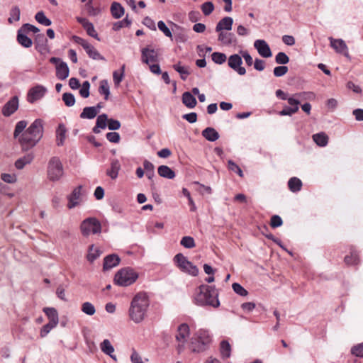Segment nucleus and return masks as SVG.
Wrapping results in <instances>:
<instances>
[{"label": "nucleus", "mask_w": 363, "mask_h": 363, "mask_svg": "<svg viewBox=\"0 0 363 363\" xmlns=\"http://www.w3.org/2000/svg\"><path fill=\"white\" fill-rule=\"evenodd\" d=\"M57 325H53L52 323H48L44 325L40 332V335L41 337H45L48 335V334L50 332L52 329L55 328Z\"/></svg>", "instance_id": "55"}, {"label": "nucleus", "mask_w": 363, "mask_h": 363, "mask_svg": "<svg viewBox=\"0 0 363 363\" xmlns=\"http://www.w3.org/2000/svg\"><path fill=\"white\" fill-rule=\"evenodd\" d=\"M233 23V19L231 17H224L217 23L216 31L220 32L223 30H230L232 29Z\"/></svg>", "instance_id": "20"}, {"label": "nucleus", "mask_w": 363, "mask_h": 363, "mask_svg": "<svg viewBox=\"0 0 363 363\" xmlns=\"http://www.w3.org/2000/svg\"><path fill=\"white\" fill-rule=\"evenodd\" d=\"M47 89L40 84H37L31 87L27 94V101L30 104H34L38 100L42 99L46 94Z\"/></svg>", "instance_id": "9"}, {"label": "nucleus", "mask_w": 363, "mask_h": 363, "mask_svg": "<svg viewBox=\"0 0 363 363\" xmlns=\"http://www.w3.org/2000/svg\"><path fill=\"white\" fill-rule=\"evenodd\" d=\"M34 155L32 152H28V154L25 155L24 156L18 158L15 162V167L17 169H22L24 168V167L31 163V162L33 160Z\"/></svg>", "instance_id": "24"}, {"label": "nucleus", "mask_w": 363, "mask_h": 363, "mask_svg": "<svg viewBox=\"0 0 363 363\" xmlns=\"http://www.w3.org/2000/svg\"><path fill=\"white\" fill-rule=\"evenodd\" d=\"M214 10V5L211 1H207L201 5V11L205 16L210 15Z\"/></svg>", "instance_id": "54"}, {"label": "nucleus", "mask_w": 363, "mask_h": 363, "mask_svg": "<svg viewBox=\"0 0 363 363\" xmlns=\"http://www.w3.org/2000/svg\"><path fill=\"white\" fill-rule=\"evenodd\" d=\"M62 99L68 107L73 106L76 101L74 94L69 92L64 93L62 96Z\"/></svg>", "instance_id": "43"}, {"label": "nucleus", "mask_w": 363, "mask_h": 363, "mask_svg": "<svg viewBox=\"0 0 363 363\" xmlns=\"http://www.w3.org/2000/svg\"><path fill=\"white\" fill-rule=\"evenodd\" d=\"M218 40L223 45H229L235 42L234 35L232 33L219 32Z\"/></svg>", "instance_id": "31"}, {"label": "nucleus", "mask_w": 363, "mask_h": 363, "mask_svg": "<svg viewBox=\"0 0 363 363\" xmlns=\"http://www.w3.org/2000/svg\"><path fill=\"white\" fill-rule=\"evenodd\" d=\"M1 179L4 181V182L7 184H13L17 180L16 174H11L8 173L1 174Z\"/></svg>", "instance_id": "59"}, {"label": "nucleus", "mask_w": 363, "mask_h": 363, "mask_svg": "<svg viewBox=\"0 0 363 363\" xmlns=\"http://www.w3.org/2000/svg\"><path fill=\"white\" fill-rule=\"evenodd\" d=\"M351 353L356 357H363V342L352 347Z\"/></svg>", "instance_id": "60"}, {"label": "nucleus", "mask_w": 363, "mask_h": 363, "mask_svg": "<svg viewBox=\"0 0 363 363\" xmlns=\"http://www.w3.org/2000/svg\"><path fill=\"white\" fill-rule=\"evenodd\" d=\"M208 345H202L201 342L196 340L195 338H191L189 343V349L193 353H202L209 349Z\"/></svg>", "instance_id": "19"}, {"label": "nucleus", "mask_w": 363, "mask_h": 363, "mask_svg": "<svg viewBox=\"0 0 363 363\" xmlns=\"http://www.w3.org/2000/svg\"><path fill=\"white\" fill-rule=\"evenodd\" d=\"M35 20L45 26H49L52 24V21L48 18L43 11L38 12L35 16Z\"/></svg>", "instance_id": "42"}, {"label": "nucleus", "mask_w": 363, "mask_h": 363, "mask_svg": "<svg viewBox=\"0 0 363 363\" xmlns=\"http://www.w3.org/2000/svg\"><path fill=\"white\" fill-rule=\"evenodd\" d=\"M64 175L63 164L58 157H52L48 163L47 176L51 182L60 181Z\"/></svg>", "instance_id": "5"}, {"label": "nucleus", "mask_w": 363, "mask_h": 363, "mask_svg": "<svg viewBox=\"0 0 363 363\" xmlns=\"http://www.w3.org/2000/svg\"><path fill=\"white\" fill-rule=\"evenodd\" d=\"M97 116V111L96 108L92 106H86L84 108L82 112L80 113V118L83 119H93Z\"/></svg>", "instance_id": "33"}, {"label": "nucleus", "mask_w": 363, "mask_h": 363, "mask_svg": "<svg viewBox=\"0 0 363 363\" xmlns=\"http://www.w3.org/2000/svg\"><path fill=\"white\" fill-rule=\"evenodd\" d=\"M182 194L188 199L189 205L191 206L190 211H192V212L196 211V206L195 205V203H194L193 199L191 196V194H190L189 191L186 188H183L182 189Z\"/></svg>", "instance_id": "51"}, {"label": "nucleus", "mask_w": 363, "mask_h": 363, "mask_svg": "<svg viewBox=\"0 0 363 363\" xmlns=\"http://www.w3.org/2000/svg\"><path fill=\"white\" fill-rule=\"evenodd\" d=\"M121 122L116 119L108 118L107 127L110 130H117L121 128Z\"/></svg>", "instance_id": "58"}, {"label": "nucleus", "mask_w": 363, "mask_h": 363, "mask_svg": "<svg viewBox=\"0 0 363 363\" xmlns=\"http://www.w3.org/2000/svg\"><path fill=\"white\" fill-rule=\"evenodd\" d=\"M28 125L26 121L22 120L16 124L15 129L13 131V137L14 138H18L21 136V135L26 130V128Z\"/></svg>", "instance_id": "37"}, {"label": "nucleus", "mask_w": 363, "mask_h": 363, "mask_svg": "<svg viewBox=\"0 0 363 363\" xmlns=\"http://www.w3.org/2000/svg\"><path fill=\"white\" fill-rule=\"evenodd\" d=\"M191 338H195L196 340H199L201 342L202 345H208L210 346L212 342V336L208 330L206 329H199L191 337Z\"/></svg>", "instance_id": "13"}, {"label": "nucleus", "mask_w": 363, "mask_h": 363, "mask_svg": "<svg viewBox=\"0 0 363 363\" xmlns=\"http://www.w3.org/2000/svg\"><path fill=\"white\" fill-rule=\"evenodd\" d=\"M347 88L351 89L353 92L357 94H362V89L357 84H355L353 82L349 81L347 83Z\"/></svg>", "instance_id": "62"}, {"label": "nucleus", "mask_w": 363, "mask_h": 363, "mask_svg": "<svg viewBox=\"0 0 363 363\" xmlns=\"http://www.w3.org/2000/svg\"><path fill=\"white\" fill-rule=\"evenodd\" d=\"M43 121L35 119L18 138V143L23 151L34 147L43 136Z\"/></svg>", "instance_id": "1"}, {"label": "nucleus", "mask_w": 363, "mask_h": 363, "mask_svg": "<svg viewBox=\"0 0 363 363\" xmlns=\"http://www.w3.org/2000/svg\"><path fill=\"white\" fill-rule=\"evenodd\" d=\"M275 60L277 64L279 65H285L289 62V58L286 55V53L283 52H279L275 57Z\"/></svg>", "instance_id": "57"}, {"label": "nucleus", "mask_w": 363, "mask_h": 363, "mask_svg": "<svg viewBox=\"0 0 363 363\" xmlns=\"http://www.w3.org/2000/svg\"><path fill=\"white\" fill-rule=\"evenodd\" d=\"M180 245L186 249H191L195 247L194 239L191 236H184L180 241Z\"/></svg>", "instance_id": "45"}, {"label": "nucleus", "mask_w": 363, "mask_h": 363, "mask_svg": "<svg viewBox=\"0 0 363 363\" xmlns=\"http://www.w3.org/2000/svg\"><path fill=\"white\" fill-rule=\"evenodd\" d=\"M10 16L8 19L9 23L18 21L20 20L21 11L18 6H15L10 10Z\"/></svg>", "instance_id": "39"}, {"label": "nucleus", "mask_w": 363, "mask_h": 363, "mask_svg": "<svg viewBox=\"0 0 363 363\" xmlns=\"http://www.w3.org/2000/svg\"><path fill=\"white\" fill-rule=\"evenodd\" d=\"M288 103L290 106H285L283 109L279 112L280 116H291L298 110V105L300 101L294 97H289L288 99Z\"/></svg>", "instance_id": "14"}, {"label": "nucleus", "mask_w": 363, "mask_h": 363, "mask_svg": "<svg viewBox=\"0 0 363 363\" xmlns=\"http://www.w3.org/2000/svg\"><path fill=\"white\" fill-rule=\"evenodd\" d=\"M330 42V46L338 53L342 54L345 56H348V48L342 39H334L333 38H329Z\"/></svg>", "instance_id": "15"}, {"label": "nucleus", "mask_w": 363, "mask_h": 363, "mask_svg": "<svg viewBox=\"0 0 363 363\" xmlns=\"http://www.w3.org/2000/svg\"><path fill=\"white\" fill-rule=\"evenodd\" d=\"M67 128L63 123H60L56 129V144L62 146L66 138Z\"/></svg>", "instance_id": "21"}, {"label": "nucleus", "mask_w": 363, "mask_h": 363, "mask_svg": "<svg viewBox=\"0 0 363 363\" xmlns=\"http://www.w3.org/2000/svg\"><path fill=\"white\" fill-rule=\"evenodd\" d=\"M150 301L145 292H139L133 298L128 310V316L135 323H141L145 317Z\"/></svg>", "instance_id": "3"}, {"label": "nucleus", "mask_w": 363, "mask_h": 363, "mask_svg": "<svg viewBox=\"0 0 363 363\" xmlns=\"http://www.w3.org/2000/svg\"><path fill=\"white\" fill-rule=\"evenodd\" d=\"M344 261L347 265H357L359 257L355 252H352L350 255L345 256Z\"/></svg>", "instance_id": "48"}, {"label": "nucleus", "mask_w": 363, "mask_h": 363, "mask_svg": "<svg viewBox=\"0 0 363 363\" xmlns=\"http://www.w3.org/2000/svg\"><path fill=\"white\" fill-rule=\"evenodd\" d=\"M106 138L110 143H119L121 138L119 133L114 131L107 133L106 135Z\"/></svg>", "instance_id": "61"}, {"label": "nucleus", "mask_w": 363, "mask_h": 363, "mask_svg": "<svg viewBox=\"0 0 363 363\" xmlns=\"http://www.w3.org/2000/svg\"><path fill=\"white\" fill-rule=\"evenodd\" d=\"M158 174L166 179H172L175 177V172L167 165H160L157 168Z\"/></svg>", "instance_id": "25"}, {"label": "nucleus", "mask_w": 363, "mask_h": 363, "mask_svg": "<svg viewBox=\"0 0 363 363\" xmlns=\"http://www.w3.org/2000/svg\"><path fill=\"white\" fill-rule=\"evenodd\" d=\"M189 335V327L186 323H182L177 328L176 340L182 343H185L186 337Z\"/></svg>", "instance_id": "18"}, {"label": "nucleus", "mask_w": 363, "mask_h": 363, "mask_svg": "<svg viewBox=\"0 0 363 363\" xmlns=\"http://www.w3.org/2000/svg\"><path fill=\"white\" fill-rule=\"evenodd\" d=\"M138 274L131 267L118 270L114 277V283L121 286H128L136 281Z\"/></svg>", "instance_id": "4"}, {"label": "nucleus", "mask_w": 363, "mask_h": 363, "mask_svg": "<svg viewBox=\"0 0 363 363\" xmlns=\"http://www.w3.org/2000/svg\"><path fill=\"white\" fill-rule=\"evenodd\" d=\"M159 54L158 50L150 47L144 48L142 51L143 61L149 65V68H160L157 63Z\"/></svg>", "instance_id": "7"}, {"label": "nucleus", "mask_w": 363, "mask_h": 363, "mask_svg": "<svg viewBox=\"0 0 363 363\" xmlns=\"http://www.w3.org/2000/svg\"><path fill=\"white\" fill-rule=\"evenodd\" d=\"M43 312L48 317L49 323L53 325H57L59 323V315L57 311L53 307H45L43 308Z\"/></svg>", "instance_id": "23"}, {"label": "nucleus", "mask_w": 363, "mask_h": 363, "mask_svg": "<svg viewBox=\"0 0 363 363\" xmlns=\"http://www.w3.org/2000/svg\"><path fill=\"white\" fill-rule=\"evenodd\" d=\"M87 26L84 28L87 33V34L91 36V37H93L95 39L99 40V38L98 37V34L94 27V25L90 23L89 24L86 25Z\"/></svg>", "instance_id": "64"}, {"label": "nucleus", "mask_w": 363, "mask_h": 363, "mask_svg": "<svg viewBox=\"0 0 363 363\" xmlns=\"http://www.w3.org/2000/svg\"><path fill=\"white\" fill-rule=\"evenodd\" d=\"M82 189V185H79L78 186L75 187L72 193L67 196V208L69 209H72L75 208L77 206L79 203V199L81 198V191Z\"/></svg>", "instance_id": "12"}, {"label": "nucleus", "mask_w": 363, "mask_h": 363, "mask_svg": "<svg viewBox=\"0 0 363 363\" xmlns=\"http://www.w3.org/2000/svg\"><path fill=\"white\" fill-rule=\"evenodd\" d=\"M212 57V60L216 63V64H218V65H221L222 63H223L224 62H225L227 57H226V55L224 54V53H221V52H213L211 55Z\"/></svg>", "instance_id": "53"}, {"label": "nucleus", "mask_w": 363, "mask_h": 363, "mask_svg": "<svg viewBox=\"0 0 363 363\" xmlns=\"http://www.w3.org/2000/svg\"><path fill=\"white\" fill-rule=\"evenodd\" d=\"M218 295V291L214 285L201 284L196 291L193 302L198 306L217 308L220 304Z\"/></svg>", "instance_id": "2"}, {"label": "nucleus", "mask_w": 363, "mask_h": 363, "mask_svg": "<svg viewBox=\"0 0 363 363\" xmlns=\"http://www.w3.org/2000/svg\"><path fill=\"white\" fill-rule=\"evenodd\" d=\"M313 140L320 147H325L328 143V137L324 132L313 134Z\"/></svg>", "instance_id": "30"}, {"label": "nucleus", "mask_w": 363, "mask_h": 363, "mask_svg": "<svg viewBox=\"0 0 363 363\" xmlns=\"http://www.w3.org/2000/svg\"><path fill=\"white\" fill-rule=\"evenodd\" d=\"M182 103L189 108H194L197 104L196 98L189 91H186L182 94Z\"/></svg>", "instance_id": "26"}, {"label": "nucleus", "mask_w": 363, "mask_h": 363, "mask_svg": "<svg viewBox=\"0 0 363 363\" xmlns=\"http://www.w3.org/2000/svg\"><path fill=\"white\" fill-rule=\"evenodd\" d=\"M80 230L84 237H88L90 234H99L101 232V224L96 218L89 217L81 223Z\"/></svg>", "instance_id": "6"}, {"label": "nucleus", "mask_w": 363, "mask_h": 363, "mask_svg": "<svg viewBox=\"0 0 363 363\" xmlns=\"http://www.w3.org/2000/svg\"><path fill=\"white\" fill-rule=\"evenodd\" d=\"M72 40L74 43L80 45L84 48L89 57L94 60H104V57L97 50L86 40L77 35H74Z\"/></svg>", "instance_id": "8"}, {"label": "nucleus", "mask_w": 363, "mask_h": 363, "mask_svg": "<svg viewBox=\"0 0 363 363\" xmlns=\"http://www.w3.org/2000/svg\"><path fill=\"white\" fill-rule=\"evenodd\" d=\"M100 347L101 351L107 355H111V354H113L114 352V347L108 339L103 340Z\"/></svg>", "instance_id": "40"}, {"label": "nucleus", "mask_w": 363, "mask_h": 363, "mask_svg": "<svg viewBox=\"0 0 363 363\" xmlns=\"http://www.w3.org/2000/svg\"><path fill=\"white\" fill-rule=\"evenodd\" d=\"M220 353L223 359L229 358L231 355V345L227 340H223L220 342Z\"/></svg>", "instance_id": "29"}, {"label": "nucleus", "mask_w": 363, "mask_h": 363, "mask_svg": "<svg viewBox=\"0 0 363 363\" xmlns=\"http://www.w3.org/2000/svg\"><path fill=\"white\" fill-rule=\"evenodd\" d=\"M283 225L282 218L278 215H274L270 219V225L272 228H277Z\"/></svg>", "instance_id": "56"}, {"label": "nucleus", "mask_w": 363, "mask_h": 363, "mask_svg": "<svg viewBox=\"0 0 363 363\" xmlns=\"http://www.w3.org/2000/svg\"><path fill=\"white\" fill-rule=\"evenodd\" d=\"M182 271L194 277L197 276L199 272L198 267L191 262H190V265H186Z\"/></svg>", "instance_id": "52"}, {"label": "nucleus", "mask_w": 363, "mask_h": 363, "mask_svg": "<svg viewBox=\"0 0 363 363\" xmlns=\"http://www.w3.org/2000/svg\"><path fill=\"white\" fill-rule=\"evenodd\" d=\"M124 70L125 69H115L113 72V79L116 87H118L122 82L125 75Z\"/></svg>", "instance_id": "44"}, {"label": "nucleus", "mask_w": 363, "mask_h": 363, "mask_svg": "<svg viewBox=\"0 0 363 363\" xmlns=\"http://www.w3.org/2000/svg\"><path fill=\"white\" fill-rule=\"evenodd\" d=\"M130 23H131L130 21H129L128 19V18L126 17L123 21H118V22L115 23L113 24V29L114 30H119L121 28H122L125 26H128L130 24Z\"/></svg>", "instance_id": "63"}, {"label": "nucleus", "mask_w": 363, "mask_h": 363, "mask_svg": "<svg viewBox=\"0 0 363 363\" xmlns=\"http://www.w3.org/2000/svg\"><path fill=\"white\" fill-rule=\"evenodd\" d=\"M120 257L116 254H111L105 257L103 264V269L104 271L111 269L119 264Z\"/></svg>", "instance_id": "17"}, {"label": "nucleus", "mask_w": 363, "mask_h": 363, "mask_svg": "<svg viewBox=\"0 0 363 363\" xmlns=\"http://www.w3.org/2000/svg\"><path fill=\"white\" fill-rule=\"evenodd\" d=\"M111 11L112 16L115 18H119L124 14L123 7L117 2H113L111 6Z\"/></svg>", "instance_id": "36"}, {"label": "nucleus", "mask_w": 363, "mask_h": 363, "mask_svg": "<svg viewBox=\"0 0 363 363\" xmlns=\"http://www.w3.org/2000/svg\"><path fill=\"white\" fill-rule=\"evenodd\" d=\"M108 121V118L107 114L102 113L98 116L96 121V125L98 127H100L101 129H105L107 126Z\"/></svg>", "instance_id": "47"}, {"label": "nucleus", "mask_w": 363, "mask_h": 363, "mask_svg": "<svg viewBox=\"0 0 363 363\" xmlns=\"http://www.w3.org/2000/svg\"><path fill=\"white\" fill-rule=\"evenodd\" d=\"M17 40L22 46L25 48H30L32 44V40L26 35V33L21 28L18 30Z\"/></svg>", "instance_id": "28"}, {"label": "nucleus", "mask_w": 363, "mask_h": 363, "mask_svg": "<svg viewBox=\"0 0 363 363\" xmlns=\"http://www.w3.org/2000/svg\"><path fill=\"white\" fill-rule=\"evenodd\" d=\"M301 180L296 177H291L288 181V187L289 190L293 193H297L301 191L302 187Z\"/></svg>", "instance_id": "27"}, {"label": "nucleus", "mask_w": 363, "mask_h": 363, "mask_svg": "<svg viewBox=\"0 0 363 363\" xmlns=\"http://www.w3.org/2000/svg\"><path fill=\"white\" fill-rule=\"evenodd\" d=\"M99 93L104 96V99L108 100L110 95V88L107 80L103 79L99 83Z\"/></svg>", "instance_id": "35"}, {"label": "nucleus", "mask_w": 363, "mask_h": 363, "mask_svg": "<svg viewBox=\"0 0 363 363\" xmlns=\"http://www.w3.org/2000/svg\"><path fill=\"white\" fill-rule=\"evenodd\" d=\"M228 169L229 171L236 173L240 177H243L244 176L241 168L232 160L228 161Z\"/></svg>", "instance_id": "41"}, {"label": "nucleus", "mask_w": 363, "mask_h": 363, "mask_svg": "<svg viewBox=\"0 0 363 363\" xmlns=\"http://www.w3.org/2000/svg\"><path fill=\"white\" fill-rule=\"evenodd\" d=\"M90 83L88 81H84L82 85L80 86L79 94L82 98H88L90 92Z\"/></svg>", "instance_id": "50"}, {"label": "nucleus", "mask_w": 363, "mask_h": 363, "mask_svg": "<svg viewBox=\"0 0 363 363\" xmlns=\"http://www.w3.org/2000/svg\"><path fill=\"white\" fill-rule=\"evenodd\" d=\"M101 255V251L98 248H95L94 245H91L89 247V252L86 255V259L89 262H93L96 260Z\"/></svg>", "instance_id": "38"}, {"label": "nucleus", "mask_w": 363, "mask_h": 363, "mask_svg": "<svg viewBox=\"0 0 363 363\" xmlns=\"http://www.w3.org/2000/svg\"><path fill=\"white\" fill-rule=\"evenodd\" d=\"M19 99L17 96H12L2 107L1 113L5 117H9L18 108Z\"/></svg>", "instance_id": "10"}, {"label": "nucleus", "mask_w": 363, "mask_h": 363, "mask_svg": "<svg viewBox=\"0 0 363 363\" xmlns=\"http://www.w3.org/2000/svg\"><path fill=\"white\" fill-rule=\"evenodd\" d=\"M254 47L262 57L267 58L272 57L271 49L264 40H256L254 43Z\"/></svg>", "instance_id": "11"}, {"label": "nucleus", "mask_w": 363, "mask_h": 363, "mask_svg": "<svg viewBox=\"0 0 363 363\" xmlns=\"http://www.w3.org/2000/svg\"><path fill=\"white\" fill-rule=\"evenodd\" d=\"M201 134L205 139L210 142H215L220 137L218 132L212 127L206 128L202 130Z\"/></svg>", "instance_id": "22"}, {"label": "nucleus", "mask_w": 363, "mask_h": 363, "mask_svg": "<svg viewBox=\"0 0 363 363\" xmlns=\"http://www.w3.org/2000/svg\"><path fill=\"white\" fill-rule=\"evenodd\" d=\"M242 60L241 55L234 54L229 57L228 64L230 68H242L241 67Z\"/></svg>", "instance_id": "34"}, {"label": "nucleus", "mask_w": 363, "mask_h": 363, "mask_svg": "<svg viewBox=\"0 0 363 363\" xmlns=\"http://www.w3.org/2000/svg\"><path fill=\"white\" fill-rule=\"evenodd\" d=\"M121 165L118 160L113 159L111 160L110 167L106 169V174L112 180H115L118 177Z\"/></svg>", "instance_id": "16"}, {"label": "nucleus", "mask_w": 363, "mask_h": 363, "mask_svg": "<svg viewBox=\"0 0 363 363\" xmlns=\"http://www.w3.org/2000/svg\"><path fill=\"white\" fill-rule=\"evenodd\" d=\"M232 288L233 291L240 296H246L248 294L247 291L239 283H233Z\"/></svg>", "instance_id": "49"}, {"label": "nucleus", "mask_w": 363, "mask_h": 363, "mask_svg": "<svg viewBox=\"0 0 363 363\" xmlns=\"http://www.w3.org/2000/svg\"><path fill=\"white\" fill-rule=\"evenodd\" d=\"M82 311L88 315H93L96 313L94 306L90 302H84L82 305Z\"/></svg>", "instance_id": "46"}, {"label": "nucleus", "mask_w": 363, "mask_h": 363, "mask_svg": "<svg viewBox=\"0 0 363 363\" xmlns=\"http://www.w3.org/2000/svg\"><path fill=\"white\" fill-rule=\"evenodd\" d=\"M174 262L181 270L185 268L186 265H190V261L182 253L177 254L174 257Z\"/></svg>", "instance_id": "32"}]
</instances>
